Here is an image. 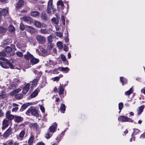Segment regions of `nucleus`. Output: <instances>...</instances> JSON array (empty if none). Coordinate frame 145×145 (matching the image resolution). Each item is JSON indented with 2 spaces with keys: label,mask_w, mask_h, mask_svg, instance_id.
I'll return each instance as SVG.
<instances>
[{
  "label": "nucleus",
  "mask_w": 145,
  "mask_h": 145,
  "mask_svg": "<svg viewBox=\"0 0 145 145\" xmlns=\"http://www.w3.org/2000/svg\"><path fill=\"white\" fill-rule=\"evenodd\" d=\"M36 39L38 42L41 44H43L46 42L45 38L40 35H37Z\"/></svg>",
  "instance_id": "20e7f679"
},
{
  "label": "nucleus",
  "mask_w": 145,
  "mask_h": 145,
  "mask_svg": "<svg viewBox=\"0 0 145 145\" xmlns=\"http://www.w3.org/2000/svg\"><path fill=\"white\" fill-rule=\"evenodd\" d=\"M69 70V69L67 67H59V71H63L64 73L67 72Z\"/></svg>",
  "instance_id": "412c9836"
},
{
  "label": "nucleus",
  "mask_w": 145,
  "mask_h": 145,
  "mask_svg": "<svg viewBox=\"0 0 145 145\" xmlns=\"http://www.w3.org/2000/svg\"><path fill=\"white\" fill-rule=\"evenodd\" d=\"M53 46L52 44L50 43H48V46L47 47V48L48 50H51L52 49V47Z\"/></svg>",
  "instance_id": "603ef678"
},
{
  "label": "nucleus",
  "mask_w": 145,
  "mask_h": 145,
  "mask_svg": "<svg viewBox=\"0 0 145 145\" xmlns=\"http://www.w3.org/2000/svg\"><path fill=\"white\" fill-rule=\"evenodd\" d=\"M27 30L31 33H33L35 32V30L34 28L32 27L27 26Z\"/></svg>",
  "instance_id": "aec40b11"
},
{
  "label": "nucleus",
  "mask_w": 145,
  "mask_h": 145,
  "mask_svg": "<svg viewBox=\"0 0 145 145\" xmlns=\"http://www.w3.org/2000/svg\"><path fill=\"white\" fill-rule=\"evenodd\" d=\"M59 91V95H61L63 94L64 90V89L63 88V86L60 84V86L58 88Z\"/></svg>",
  "instance_id": "393cba45"
},
{
  "label": "nucleus",
  "mask_w": 145,
  "mask_h": 145,
  "mask_svg": "<svg viewBox=\"0 0 145 145\" xmlns=\"http://www.w3.org/2000/svg\"><path fill=\"white\" fill-rule=\"evenodd\" d=\"M0 65L3 68L6 69L8 68V67L7 66V64L5 62L3 61H0Z\"/></svg>",
  "instance_id": "c85d7f7f"
},
{
  "label": "nucleus",
  "mask_w": 145,
  "mask_h": 145,
  "mask_svg": "<svg viewBox=\"0 0 145 145\" xmlns=\"http://www.w3.org/2000/svg\"><path fill=\"white\" fill-rule=\"evenodd\" d=\"M52 7L48 6L47 8V12L48 13H50L51 12Z\"/></svg>",
  "instance_id": "5fc2aeb1"
},
{
  "label": "nucleus",
  "mask_w": 145,
  "mask_h": 145,
  "mask_svg": "<svg viewBox=\"0 0 145 145\" xmlns=\"http://www.w3.org/2000/svg\"><path fill=\"white\" fill-rule=\"evenodd\" d=\"M123 103H122L121 102L119 103L118 108H119V109L120 110V111L119 112V113H120V112H121V111L123 108Z\"/></svg>",
  "instance_id": "37998d69"
},
{
  "label": "nucleus",
  "mask_w": 145,
  "mask_h": 145,
  "mask_svg": "<svg viewBox=\"0 0 145 145\" xmlns=\"http://www.w3.org/2000/svg\"><path fill=\"white\" fill-rule=\"evenodd\" d=\"M120 81L122 83L123 86L127 84V80L124 78L123 77H120Z\"/></svg>",
  "instance_id": "b1692460"
},
{
  "label": "nucleus",
  "mask_w": 145,
  "mask_h": 145,
  "mask_svg": "<svg viewBox=\"0 0 145 145\" xmlns=\"http://www.w3.org/2000/svg\"><path fill=\"white\" fill-rule=\"evenodd\" d=\"M15 95L16 98L18 99H21L23 98V95L22 94H16V95Z\"/></svg>",
  "instance_id": "c9c22d12"
},
{
  "label": "nucleus",
  "mask_w": 145,
  "mask_h": 145,
  "mask_svg": "<svg viewBox=\"0 0 145 145\" xmlns=\"http://www.w3.org/2000/svg\"><path fill=\"white\" fill-rule=\"evenodd\" d=\"M10 43L9 40V39L5 40L2 43V44L5 46H6L9 44Z\"/></svg>",
  "instance_id": "58836bf2"
},
{
  "label": "nucleus",
  "mask_w": 145,
  "mask_h": 145,
  "mask_svg": "<svg viewBox=\"0 0 145 145\" xmlns=\"http://www.w3.org/2000/svg\"><path fill=\"white\" fill-rule=\"evenodd\" d=\"M28 106V105L27 104H23L22 106L20 111H23L25 110Z\"/></svg>",
  "instance_id": "4c0bfd02"
},
{
  "label": "nucleus",
  "mask_w": 145,
  "mask_h": 145,
  "mask_svg": "<svg viewBox=\"0 0 145 145\" xmlns=\"http://www.w3.org/2000/svg\"><path fill=\"white\" fill-rule=\"evenodd\" d=\"M36 145H45V144L42 142H39L37 143Z\"/></svg>",
  "instance_id": "338daca9"
},
{
  "label": "nucleus",
  "mask_w": 145,
  "mask_h": 145,
  "mask_svg": "<svg viewBox=\"0 0 145 145\" xmlns=\"http://www.w3.org/2000/svg\"><path fill=\"white\" fill-rule=\"evenodd\" d=\"M9 124V122L8 120L4 119L3 122V126L2 127V129L4 130L7 127Z\"/></svg>",
  "instance_id": "0eeeda50"
},
{
  "label": "nucleus",
  "mask_w": 145,
  "mask_h": 145,
  "mask_svg": "<svg viewBox=\"0 0 145 145\" xmlns=\"http://www.w3.org/2000/svg\"><path fill=\"white\" fill-rule=\"evenodd\" d=\"M41 52L43 53L42 56H45L48 55L50 54V53L48 52L46 50L42 48L41 50Z\"/></svg>",
  "instance_id": "bb28decb"
},
{
  "label": "nucleus",
  "mask_w": 145,
  "mask_h": 145,
  "mask_svg": "<svg viewBox=\"0 0 145 145\" xmlns=\"http://www.w3.org/2000/svg\"><path fill=\"white\" fill-rule=\"evenodd\" d=\"M57 127V123L55 122L49 127L48 129L49 132L47 133L45 136V137L47 139L50 138L52 135V133L56 131Z\"/></svg>",
  "instance_id": "f257e3e1"
},
{
  "label": "nucleus",
  "mask_w": 145,
  "mask_h": 145,
  "mask_svg": "<svg viewBox=\"0 0 145 145\" xmlns=\"http://www.w3.org/2000/svg\"><path fill=\"white\" fill-rule=\"evenodd\" d=\"M39 62L38 59L35 58L33 56L30 59V62L32 65L36 64Z\"/></svg>",
  "instance_id": "9b49d317"
},
{
  "label": "nucleus",
  "mask_w": 145,
  "mask_h": 145,
  "mask_svg": "<svg viewBox=\"0 0 145 145\" xmlns=\"http://www.w3.org/2000/svg\"><path fill=\"white\" fill-rule=\"evenodd\" d=\"M61 57L62 60L64 62L66 61V58L65 56L63 54L61 55Z\"/></svg>",
  "instance_id": "de8ad7c7"
},
{
  "label": "nucleus",
  "mask_w": 145,
  "mask_h": 145,
  "mask_svg": "<svg viewBox=\"0 0 145 145\" xmlns=\"http://www.w3.org/2000/svg\"><path fill=\"white\" fill-rule=\"evenodd\" d=\"M133 90L132 87L129 90L125 92V94L127 95H129L132 93Z\"/></svg>",
  "instance_id": "72a5a7b5"
},
{
  "label": "nucleus",
  "mask_w": 145,
  "mask_h": 145,
  "mask_svg": "<svg viewBox=\"0 0 145 145\" xmlns=\"http://www.w3.org/2000/svg\"><path fill=\"white\" fill-rule=\"evenodd\" d=\"M34 139V137L33 135L30 136L28 141V144L29 145L32 144L33 142Z\"/></svg>",
  "instance_id": "a878e982"
},
{
  "label": "nucleus",
  "mask_w": 145,
  "mask_h": 145,
  "mask_svg": "<svg viewBox=\"0 0 145 145\" xmlns=\"http://www.w3.org/2000/svg\"><path fill=\"white\" fill-rule=\"evenodd\" d=\"M4 115V113L0 109V117L3 116Z\"/></svg>",
  "instance_id": "774afa93"
},
{
  "label": "nucleus",
  "mask_w": 145,
  "mask_h": 145,
  "mask_svg": "<svg viewBox=\"0 0 145 145\" xmlns=\"http://www.w3.org/2000/svg\"><path fill=\"white\" fill-rule=\"evenodd\" d=\"M25 134V132L24 131H22L19 134V137L21 138L24 137Z\"/></svg>",
  "instance_id": "09e8293b"
},
{
  "label": "nucleus",
  "mask_w": 145,
  "mask_h": 145,
  "mask_svg": "<svg viewBox=\"0 0 145 145\" xmlns=\"http://www.w3.org/2000/svg\"><path fill=\"white\" fill-rule=\"evenodd\" d=\"M24 3V2L23 0H19L18 4H17L16 7L17 8L21 7Z\"/></svg>",
  "instance_id": "2f4dec72"
},
{
  "label": "nucleus",
  "mask_w": 145,
  "mask_h": 145,
  "mask_svg": "<svg viewBox=\"0 0 145 145\" xmlns=\"http://www.w3.org/2000/svg\"><path fill=\"white\" fill-rule=\"evenodd\" d=\"M30 84L29 83L27 84L24 87L23 89L22 92L23 93L25 94L29 90Z\"/></svg>",
  "instance_id": "1a4fd4ad"
},
{
  "label": "nucleus",
  "mask_w": 145,
  "mask_h": 145,
  "mask_svg": "<svg viewBox=\"0 0 145 145\" xmlns=\"http://www.w3.org/2000/svg\"><path fill=\"white\" fill-rule=\"evenodd\" d=\"M118 120L122 122L128 121L132 122L133 121V120L130 118L123 116H120L118 118Z\"/></svg>",
  "instance_id": "7ed1b4c3"
},
{
  "label": "nucleus",
  "mask_w": 145,
  "mask_h": 145,
  "mask_svg": "<svg viewBox=\"0 0 145 145\" xmlns=\"http://www.w3.org/2000/svg\"><path fill=\"white\" fill-rule=\"evenodd\" d=\"M16 54L17 56L19 57H22L23 56L22 53L20 52H17Z\"/></svg>",
  "instance_id": "49530a36"
},
{
  "label": "nucleus",
  "mask_w": 145,
  "mask_h": 145,
  "mask_svg": "<svg viewBox=\"0 0 145 145\" xmlns=\"http://www.w3.org/2000/svg\"><path fill=\"white\" fill-rule=\"evenodd\" d=\"M57 5H61L62 6H63L64 5V4L62 1H58L57 3Z\"/></svg>",
  "instance_id": "4d7b16f0"
},
{
  "label": "nucleus",
  "mask_w": 145,
  "mask_h": 145,
  "mask_svg": "<svg viewBox=\"0 0 145 145\" xmlns=\"http://www.w3.org/2000/svg\"><path fill=\"white\" fill-rule=\"evenodd\" d=\"M10 111L8 110L6 113L5 116L6 118L9 120H11L13 119H14L15 115L10 114Z\"/></svg>",
  "instance_id": "39448f33"
},
{
  "label": "nucleus",
  "mask_w": 145,
  "mask_h": 145,
  "mask_svg": "<svg viewBox=\"0 0 145 145\" xmlns=\"http://www.w3.org/2000/svg\"><path fill=\"white\" fill-rule=\"evenodd\" d=\"M60 110L61 112L64 113L65 110V106L64 104L61 103V104Z\"/></svg>",
  "instance_id": "5701e85b"
},
{
  "label": "nucleus",
  "mask_w": 145,
  "mask_h": 145,
  "mask_svg": "<svg viewBox=\"0 0 145 145\" xmlns=\"http://www.w3.org/2000/svg\"><path fill=\"white\" fill-rule=\"evenodd\" d=\"M11 131V129L10 128L8 129L4 133V136L5 137H7L9 136Z\"/></svg>",
  "instance_id": "c756f323"
},
{
  "label": "nucleus",
  "mask_w": 145,
  "mask_h": 145,
  "mask_svg": "<svg viewBox=\"0 0 145 145\" xmlns=\"http://www.w3.org/2000/svg\"><path fill=\"white\" fill-rule=\"evenodd\" d=\"M53 37V36L52 35H50L48 37L47 40L48 43H50L52 42Z\"/></svg>",
  "instance_id": "79ce46f5"
},
{
  "label": "nucleus",
  "mask_w": 145,
  "mask_h": 145,
  "mask_svg": "<svg viewBox=\"0 0 145 145\" xmlns=\"http://www.w3.org/2000/svg\"><path fill=\"white\" fill-rule=\"evenodd\" d=\"M0 59L1 60H2L3 61H4L6 63V61H9L7 59H6V58H4V57H1L0 58Z\"/></svg>",
  "instance_id": "e2e57ef3"
},
{
  "label": "nucleus",
  "mask_w": 145,
  "mask_h": 145,
  "mask_svg": "<svg viewBox=\"0 0 145 145\" xmlns=\"http://www.w3.org/2000/svg\"><path fill=\"white\" fill-rule=\"evenodd\" d=\"M6 55V53L4 51H2L0 52V56H3L5 57Z\"/></svg>",
  "instance_id": "13d9d810"
},
{
  "label": "nucleus",
  "mask_w": 145,
  "mask_h": 145,
  "mask_svg": "<svg viewBox=\"0 0 145 145\" xmlns=\"http://www.w3.org/2000/svg\"><path fill=\"white\" fill-rule=\"evenodd\" d=\"M13 84L11 85V87L12 89H14L15 88H16V86H17V85L16 83V82L18 83L19 82H20V79L16 78L15 79L14 81Z\"/></svg>",
  "instance_id": "2eb2a0df"
},
{
  "label": "nucleus",
  "mask_w": 145,
  "mask_h": 145,
  "mask_svg": "<svg viewBox=\"0 0 145 145\" xmlns=\"http://www.w3.org/2000/svg\"><path fill=\"white\" fill-rule=\"evenodd\" d=\"M5 51L6 52L10 53L12 51V48L9 46H6L5 48Z\"/></svg>",
  "instance_id": "e433bc0d"
},
{
  "label": "nucleus",
  "mask_w": 145,
  "mask_h": 145,
  "mask_svg": "<svg viewBox=\"0 0 145 145\" xmlns=\"http://www.w3.org/2000/svg\"><path fill=\"white\" fill-rule=\"evenodd\" d=\"M8 30L10 32H13L15 31V28L12 25H10L9 26Z\"/></svg>",
  "instance_id": "7c9ffc66"
},
{
  "label": "nucleus",
  "mask_w": 145,
  "mask_h": 145,
  "mask_svg": "<svg viewBox=\"0 0 145 145\" xmlns=\"http://www.w3.org/2000/svg\"><path fill=\"white\" fill-rule=\"evenodd\" d=\"M39 91H40L39 89L38 88H37L30 95L31 97L33 98L35 97L37 95Z\"/></svg>",
  "instance_id": "f8f14e48"
},
{
  "label": "nucleus",
  "mask_w": 145,
  "mask_h": 145,
  "mask_svg": "<svg viewBox=\"0 0 145 145\" xmlns=\"http://www.w3.org/2000/svg\"><path fill=\"white\" fill-rule=\"evenodd\" d=\"M18 107H15L12 109V112H16L18 110Z\"/></svg>",
  "instance_id": "0e129e2a"
},
{
  "label": "nucleus",
  "mask_w": 145,
  "mask_h": 145,
  "mask_svg": "<svg viewBox=\"0 0 145 145\" xmlns=\"http://www.w3.org/2000/svg\"><path fill=\"white\" fill-rule=\"evenodd\" d=\"M52 22L54 23L55 24H58V22L57 20L55 18H53L52 19Z\"/></svg>",
  "instance_id": "8fccbe9b"
},
{
  "label": "nucleus",
  "mask_w": 145,
  "mask_h": 145,
  "mask_svg": "<svg viewBox=\"0 0 145 145\" xmlns=\"http://www.w3.org/2000/svg\"><path fill=\"white\" fill-rule=\"evenodd\" d=\"M40 16L42 19L44 21H46L48 19V16L46 13L44 11L41 13Z\"/></svg>",
  "instance_id": "dca6fc26"
},
{
  "label": "nucleus",
  "mask_w": 145,
  "mask_h": 145,
  "mask_svg": "<svg viewBox=\"0 0 145 145\" xmlns=\"http://www.w3.org/2000/svg\"><path fill=\"white\" fill-rule=\"evenodd\" d=\"M56 35L59 37H62L63 35L62 33L60 32H56Z\"/></svg>",
  "instance_id": "6e6d98bb"
},
{
  "label": "nucleus",
  "mask_w": 145,
  "mask_h": 145,
  "mask_svg": "<svg viewBox=\"0 0 145 145\" xmlns=\"http://www.w3.org/2000/svg\"><path fill=\"white\" fill-rule=\"evenodd\" d=\"M39 32L41 33L44 34H48L49 33L48 30L46 29H41L39 30Z\"/></svg>",
  "instance_id": "4be33fe9"
},
{
  "label": "nucleus",
  "mask_w": 145,
  "mask_h": 145,
  "mask_svg": "<svg viewBox=\"0 0 145 145\" xmlns=\"http://www.w3.org/2000/svg\"><path fill=\"white\" fill-rule=\"evenodd\" d=\"M59 67H60L58 68H55L53 71V72L54 73H55L56 72L58 71H59Z\"/></svg>",
  "instance_id": "052dcab7"
},
{
  "label": "nucleus",
  "mask_w": 145,
  "mask_h": 145,
  "mask_svg": "<svg viewBox=\"0 0 145 145\" xmlns=\"http://www.w3.org/2000/svg\"><path fill=\"white\" fill-rule=\"evenodd\" d=\"M0 97L1 98H4L7 97V95L5 91H2L0 94Z\"/></svg>",
  "instance_id": "cd10ccee"
},
{
  "label": "nucleus",
  "mask_w": 145,
  "mask_h": 145,
  "mask_svg": "<svg viewBox=\"0 0 145 145\" xmlns=\"http://www.w3.org/2000/svg\"><path fill=\"white\" fill-rule=\"evenodd\" d=\"M34 25L37 27L41 28L44 27L43 25V23L41 24L40 22L37 21H35L34 22Z\"/></svg>",
  "instance_id": "a211bd4d"
},
{
  "label": "nucleus",
  "mask_w": 145,
  "mask_h": 145,
  "mask_svg": "<svg viewBox=\"0 0 145 145\" xmlns=\"http://www.w3.org/2000/svg\"><path fill=\"white\" fill-rule=\"evenodd\" d=\"M48 63L50 65H52L53 66H54L56 65V64L53 61L51 60H50L49 61Z\"/></svg>",
  "instance_id": "864d4df0"
},
{
  "label": "nucleus",
  "mask_w": 145,
  "mask_h": 145,
  "mask_svg": "<svg viewBox=\"0 0 145 145\" xmlns=\"http://www.w3.org/2000/svg\"><path fill=\"white\" fill-rule=\"evenodd\" d=\"M21 90L20 89H18L13 91L12 93H10V95L12 96H14V95L17 94Z\"/></svg>",
  "instance_id": "473e14b6"
},
{
  "label": "nucleus",
  "mask_w": 145,
  "mask_h": 145,
  "mask_svg": "<svg viewBox=\"0 0 145 145\" xmlns=\"http://www.w3.org/2000/svg\"><path fill=\"white\" fill-rule=\"evenodd\" d=\"M133 132L131 135V136H133L134 135H136L138 133L140 132V131L137 129H136L135 128L133 129Z\"/></svg>",
  "instance_id": "f704fd0d"
},
{
  "label": "nucleus",
  "mask_w": 145,
  "mask_h": 145,
  "mask_svg": "<svg viewBox=\"0 0 145 145\" xmlns=\"http://www.w3.org/2000/svg\"><path fill=\"white\" fill-rule=\"evenodd\" d=\"M20 29L22 30H24L25 29V26L22 23H21L20 26Z\"/></svg>",
  "instance_id": "c03bdc74"
},
{
  "label": "nucleus",
  "mask_w": 145,
  "mask_h": 145,
  "mask_svg": "<svg viewBox=\"0 0 145 145\" xmlns=\"http://www.w3.org/2000/svg\"><path fill=\"white\" fill-rule=\"evenodd\" d=\"M22 18L25 22L28 24H30L31 22V18L29 16H24Z\"/></svg>",
  "instance_id": "423d86ee"
},
{
  "label": "nucleus",
  "mask_w": 145,
  "mask_h": 145,
  "mask_svg": "<svg viewBox=\"0 0 145 145\" xmlns=\"http://www.w3.org/2000/svg\"><path fill=\"white\" fill-rule=\"evenodd\" d=\"M33 56L32 54H31L29 52H27V54L24 55V57L26 59L29 60L30 59H31Z\"/></svg>",
  "instance_id": "9d476101"
},
{
  "label": "nucleus",
  "mask_w": 145,
  "mask_h": 145,
  "mask_svg": "<svg viewBox=\"0 0 145 145\" xmlns=\"http://www.w3.org/2000/svg\"><path fill=\"white\" fill-rule=\"evenodd\" d=\"M52 0H49L48 2V6L52 7Z\"/></svg>",
  "instance_id": "bf43d9fd"
},
{
  "label": "nucleus",
  "mask_w": 145,
  "mask_h": 145,
  "mask_svg": "<svg viewBox=\"0 0 145 145\" xmlns=\"http://www.w3.org/2000/svg\"><path fill=\"white\" fill-rule=\"evenodd\" d=\"M144 105H143L138 107V109L137 110L138 112L137 114L138 115L140 114L143 112V109L144 108Z\"/></svg>",
  "instance_id": "f3484780"
},
{
  "label": "nucleus",
  "mask_w": 145,
  "mask_h": 145,
  "mask_svg": "<svg viewBox=\"0 0 145 145\" xmlns=\"http://www.w3.org/2000/svg\"><path fill=\"white\" fill-rule=\"evenodd\" d=\"M23 118L18 116L15 115L14 120L15 122L19 123L23 121Z\"/></svg>",
  "instance_id": "6e6552de"
},
{
  "label": "nucleus",
  "mask_w": 145,
  "mask_h": 145,
  "mask_svg": "<svg viewBox=\"0 0 145 145\" xmlns=\"http://www.w3.org/2000/svg\"><path fill=\"white\" fill-rule=\"evenodd\" d=\"M40 110H41V111L42 112V113H44L45 110L43 106H40Z\"/></svg>",
  "instance_id": "680f3d73"
},
{
  "label": "nucleus",
  "mask_w": 145,
  "mask_h": 145,
  "mask_svg": "<svg viewBox=\"0 0 145 145\" xmlns=\"http://www.w3.org/2000/svg\"><path fill=\"white\" fill-rule=\"evenodd\" d=\"M31 126L34 128H37L38 127V125L37 124V123H31Z\"/></svg>",
  "instance_id": "3c124183"
},
{
  "label": "nucleus",
  "mask_w": 145,
  "mask_h": 145,
  "mask_svg": "<svg viewBox=\"0 0 145 145\" xmlns=\"http://www.w3.org/2000/svg\"><path fill=\"white\" fill-rule=\"evenodd\" d=\"M6 63L7 65V66L8 65V66H9L10 68L11 69H14V67L12 63L9 62V61H6Z\"/></svg>",
  "instance_id": "a18cd8bd"
},
{
  "label": "nucleus",
  "mask_w": 145,
  "mask_h": 145,
  "mask_svg": "<svg viewBox=\"0 0 145 145\" xmlns=\"http://www.w3.org/2000/svg\"><path fill=\"white\" fill-rule=\"evenodd\" d=\"M40 77H38L37 78L34 79L32 81V84H31V88H33L35 87L37 84V82L39 80Z\"/></svg>",
  "instance_id": "ddd939ff"
},
{
  "label": "nucleus",
  "mask_w": 145,
  "mask_h": 145,
  "mask_svg": "<svg viewBox=\"0 0 145 145\" xmlns=\"http://www.w3.org/2000/svg\"><path fill=\"white\" fill-rule=\"evenodd\" d=\"M57 46L58 48L60 49H61L63 48V46L61 42H58L57 43Z\"/></svg>",
  "instance_id": "ea45409f"
},
{
  "label": "nucleus",
  "mask_w": 145,
  "mask_h": 145,
  "mask_svg": "<svg viewBox=\"0 0 145 145\" xmlns=\"http://www.w3.org/2000/svg\"><path fill=\"white\" fill-rule=\"evenodd\" d=\"M8 10L7 9H4L0 11V19L1 20V16L3 15L5 16L7 15Z\"/></svg>",
  "instance_id": "4468645a"
},
{
  "label": "nucleus",
  "mask_w": 145,
  "mask_h": 145,
  "mask_svg": "<svg viewBox=\"0 0 145 145\" xmlns=\"http://www.w3.org/2000/svg\"><path fill=\"white\" fill-rule=\"evenodd\" d=\"M7 31V29L6 28H4L2 27H0V33H5Z\"/></svg>",
  "instance_id": "a19ab883"
},
{
  "label": "nucleus",
  "mask_w": 145,
  "mask_h": 145,
  "mask_svg": "<svg viewBox=\"0 0 145 145\" xmlns=\"http://www.w3.org/2000/svg\"><path fill=\"white\" fill-rule=\"evenodd\" d=\"M54 79L53 80L54 81H59V77H58V76L55 77L54 78Z\"/></svg>",
  "instance_id": "69168bd1"
},
{
  "label": "nucleus",
  "mask_w": 145,
  "mask_h": 145,
  "mask_svg": "<svg viewBox=\"0 0 145 145\" xmlns=\"http://www.w3.org/2000/svg\"><path fill=\"white\" fill-rule=\"evenodd\" d=\"M35 116L37 117L38 116V114L36 110L34 108L31 107L29 108V109L26 111V114L28 115H30V113Z\"/></svg>",
  "instance_id": "f03ea898"
},
{
  "label": "nucleus",
  "mask_w": 145,
  "mask_h": 145,
  "mask_svg": "<svg viewBox=\"0 0 145 145\" xmlns=\"http://www.w3.org/2000/svg\"><path fill=\"white\" fill-rule=\"evenodd\" d=\"M31 15L33 17H36L40 15V13L38 11H33L31 12Z\"/></svg>",
  "instance_id": "6ab92c4d"
}]
</instances>
